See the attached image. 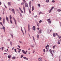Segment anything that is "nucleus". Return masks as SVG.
<instances>
[{"instance_id": "17", "label": "nucleus", "mask_w": 61, "mask_h": 61, "mask_svg": "<svg viewBox=\"0 0 61 61\" xmlns=\"http://www.w3.org/2000/svg\"><path fill=\"white\" fill-rule=\"evenodd\" d=\"M61 10L60 9H58L57 10V11L58 12H61Z\"/></svg>"}, {"instance_id": "5", "label": "nucleus", "mask_w": 61, "mask_h": 61, "mask_svg": "<svg viewBox=\"0 0 61 61\" xmlns=\"http://www.w3.org/2000/svg\"><path fill=\"white\" fill-rule=\"evenodd\" d=\"M3 24H5V18H3Z\"/></svg>"}, {"instance_id": "8", "label": "nucleus", "mask_w": 61, "mask_h": 61, "mask_svg": "<svg viewBox=\"0 0 61 61\" xmlns=\"http://www.w3.org/2000/svg\"><path fill=\"white\" fill-rule=\"evenodd\" d=\"M19 9H20V11H21V13H24V12L23 11H22V10H21V9L20 8H19Z\"/></svg>"}, {"instance_id": "2", "label": "nucleus", "mask_w": 61, "mask_h": 61, "mask_svg": "<svg viewBox=\"0 0 61 61\" xmlns=\"http://www.w3.org/2000/svg\"><path fill=\"white\" fill-rule=\"evenodd\" d=\"M55 34H56V35L58 37L59 39H60V38H61V36H60L58 35L57 33H56Z\"/></svg>"}, {"instance_id": "32", "label": "nucleus", "mask_w": 61, "mask_h": 61, "mask_svg": "<svg viewBox=\"0 0 61 61\" xmlns=\"http://www.w3.org/2000/svg\"><path fill=\"white\" fill-rule=\"evenodd\" d=\"M23 2H24L23 4H25V3H26V1H25V0L24 1H23Z\"/></svg>"}, {"instance_id": "25", "label": "nucleus", "mask_w": 61, "mask_h": 61, "mask_svg": "<svg viewBox=\"0 0 61 61\" xmlns=\"http://www.w3.org/2000/svg\"><path fill=\"white\" fill-rule=\"evenodd\" d=\"M46 2H47V3H49V0H46Z\"/></svg>"}, {"instance_id": "52", "label": "nucleus", "mask_w": 61, "mask_h": 61, "mask_svg": "<svg viewBox=\"0 0 61 61\" xmlns=\"http://www.w3.org/2000/svg\"><path fill=\"white\" fill-rule=\"evenodd\" d=\"M52 51L54 53H55V50H52Z\"/></svg>"}, {"instance_id": "6", "label": "nucleus", "mask_w": 61, "mask_h": 61, "mask_svg": "<svg viewBox=\"0 0 61 61\" xmlns=\"http://www.w3.org/2000/svg\"><path fill=\"white\" fill-rule=\"evenodd\" d=\"M32 28L33 29V30H34V31L36 30V27L35 26H33Z\"/></svg>"}, {"instance_id": "60", "label": "nucleus", "mask_w": 61, "mask_h": 61, "mask_svg": "<svg viewBox=\"0 0 61 61\" xmlns=\"http://www.w3.org/2000/svg\"><path fill=\"white\" fill-rule=\"evenodd\" d=\"M5 7V8H7V7H6V6H5V5H4Z\"/></svg>"}, {"instance_id": "30", "label": "nucleus", "mask_w": 61, "mask_h": 61, "mask_svg": "<svg viewBox=\"0 0 61 61\" xmlns=\"http://www.w3.org/2000/svg\"><path fill=\"white\" fill-rule=\"evenodd\" d=\"M4 47H1V49H2V51H3V49H4Z\"/></svg>"}, {"instance_id": "13", "label": "nucleus", "mask_w": 61, "mask_h": 61, "mask_svg": "<svg viewBox=\"0 0 61 61\" xmlns=\"http://www.w3.org/2000/svg\"><path fill=\"white\" fill-rule=\"evenodd\" d=\"M6 20L8 22V17H7L6 16Z\"/></svg>"}, {"instance_id": "49", "label": "nucleus", "mask_w": 61, "mask_h": 61, "mask_svg": "<svg viewBox=\"0 0 61 61\" xmlns=\"http://www.w3.org/2000/svg\"><path fill=\"white\" fill-rule=\"evenodd\" d=\"M11 36H12V38H13V35L12 34H11Z\"/></svg>"}, {"instance_id": "33", "label": "nucleus", "mask_w": 61, "mask_h": 61, "mask_svg": "<svg viewBox=\"0 0 61 61\" xmlns=\"http://www.w3.org/2000/svg\"><path fill=\"white\" fill-rule=\"evenodd\" d=\"M21 31H22V32L23 34V35H24V32H23V30H22V29H21Z\"/></svg>"}, {"instance_id": "14", "label": "nucleus", "mask_w": 61, "mask_h": 61, "mask_svg": "<svg viewBox=\"0 0 61 61\" xmlns=\"http://www.w3.org/2000/svg\"><path fill=\"white\" fill-rule=\"evenodd\" d=\"M8 5H11V3L10 2H8Z\"/></svg>"}, {"instance_id": "29", "label": "nucleus", "mask_w": 61, "mask_h": 61, "mask_svg": "<svg viewBox=\"0 0 61 61\" xmlns=\"http://www.w3.org/2000/svg\"><path fill=\"white\" fill-rule=\"evenodd\" d=\"M10 22L11 24H13V22L12 20H10Z\"/></svg>"}, {"instance_id": "44", "label": "nucleus", "mask_w": 61, "mask_h": 61, "mask_svg": "<svg viewBox=\"0 0 61 61\" xmlns=\"http://www.w3.org/2000/svg\"><path fill=\"white\" fill-rule=\"evenodd\" d=\"M0 25H2V26H3V24H2V22H0Z\"/></svg>"}, {"instance_id": "46", "label": "nucleus", "mask_w": 61, "mask_h": 61, "mask_svg": "<svg viewBox=\"0 0 61 61\" xmlns=\"http://www.w3.org/2000/svg\"><path fill=\"white\" fill-rule=\"evenodd\" d=\"M29 11L30 14H31V11H30V10H29Z\"/></svg>"}, {"instance_id": "10", "label": "nucleus", "mask_w": 61, "mask_h": 61, "mask_svg": "<svg viewBox=\"0 0 61 61\" xmlns=\"http://www.w3.org/2000/svg\"><path fill=\"white\" fill-rule=\"evenodd\" d=\"M13 19L14 20V21H15V24L16 25V21L15 20V18L14 17H13Z\"/></svg>"}, {"instance_id": "48", "label": "nucleus", "mask_w": 61, "mask_h": 61, "mask_svg": "<svg viewBox=\"0 0 61 61\" xmlns=\"http://www.w3.org/2000/svg\"><path fill=\"white\" fill-rule=\"evenodd\" d=\"M19 42L20 43H21V44H23V42L22 41H19Z\"/></svg>"}, {"instance_id": "9", "label": "nucleus", "mask_w": 61, "mask_h": 61, "mask_svg": "<svg viewBox=\"0 0 61 61\" xmlns=\"http://www.w3.org/2000/svg\"><path fill=\"white\" fill-rule=\"evenodd\" d=\"M23 58L24 59H25L26 60H28V58H26L25 57H23Z\"/></svg>"}, {"instance_id": "36", "label": "nucleus", "mask_w": 61, "mask_h": 61, "mask_svg": "<svg viewBox=\"0 0 61 61\" xmlns=\"http://www.w3.org/2000/svg\"><path fill=\"white\" fill-rule=\"evenodd\" d=\"M28 28H30V25L29 24H28Z\"/></svg>"}, {"instance_id": "19", "label": "nucleus", "mask_w": 61, "mask_h": 61, "mask_svg": "<svg viewBox=\"0 0 61 61\" xmlns=\"http://www.w3.org/2000/svg\"><path fill=\"white\" fill-rule=\"evenodd\" d=\"M11 56H8V57L9 58H11Z\"/></svg>"}, {"instance_id": "26", "label": "nucleus", "mask_w": 61, "mask_h": 61, "mask_svg": "<svg viewBox=\"0 0 61 61\" xmlns=\"http://www.w3.org/2000/svg\"><path fill=\"white\" fill-rule=\"evenodd\" d=\"M53 36L54 37H55L56 36V35H55V34L53 33Z\"/></svg>"}, {"instance_id": "40", "label": "nucleus", "mask_w": 61, "mask_h": 61, "mask_svg": "<svg viewBox=\"0 0 61 61\" xmlns=\"http://www.w3.org/2000/svg\"><path fill=\"white\" fill-rule=\"evenodd\" d=\"M38 6L40 7V4H38Z\"/></svg>"}, {"instance_id": "50", "label": "nucleus", "mask_w": 61, "mask_h": 61, "mask_svg": "<svg viewBox=\"0 0 61 61\" xmlns=\"http://www.w3.org/2000/svg\"><path fill=\"white\" fill-rule=\"evenodd\" d=\"M37 17V15H36L34 16V17L35 18H36V17Z\"/></svg>"}, {"instance_id": "23", "label": "nucleus", "mask_w": 61, "mask_h": 61, "mask_svg": "<svg viewBox=\"0 0 61 61\" xmlns=\"http://www.w3.org/2000/svg\"><path fill=\"white\" fill-rule=\"evenodd\" d=\"M56 45H54V46H53V49H55V47H56Z\"/></svg>"}, {"instance_id": "7", "label": "nucleus", "mask_w": 61, "mask_h": 61, "mask_svg": "<svg viewBox=\"0 0 61 61\" xmlns=\"http://www.w3.org/2000/svg\"><path fill=\"white\" fill-rule=\"evenodd\" d=\"M38 60L39 61H42V59L41 58H39L38 59Z\"/></svg>"}, {"instance_id": "15", "label": "nucleus", "mask_w": 61, "mask_h": 61, "mask_svg": "<svg viewBox=\"0 0 61 61\" xmlns=\"http://www.w3.org/2000/svg\"><path fill=\"white\" fill-rule=\"evenodd\" d=\"M34 10V6H32V11H33Z\"/></svg>"}, {"instance_id": "64", "label": "nucleus", "mask_w": 61, "mask_h": 61, "mask_svg": "<svg viewBox=\"0 0 61 61\" xmlns=\"http://www.w3.org/2000/svg\"><path fill=\"white\" fill-rule=\"evenodd\" d=\"M14 47H13L12 49V50H13V49H14Z\"/></svg>"}, {"instance_id": "34", "label": "nucleus", "mask_w": 61, "mask_h": 61, "mask_svg": "<svg viewBox=\"0 0 61 61\" xmlns=\"http://www.w3.org/2000/svg\"><path fill=\"white\" fill-rule=\"evenodd\" d=\"M28 30L29 32L30 31V28H28Z\"/></svg>"}, {"instance_id": "24", "label": "nucleus", "mask_w": 61, "mask_h": 61, "mask_svg": "<svg viewBox=\"0 0 61 61\" xmlns=\"http://www.w3.org/2000/svg\"><path fill=\"white\" fill-rule=\"evenodd\" d=\"M3 28L5 32V27L4 26H3Z\"/></svg>"}, {"instance_id": "56", "label": "nucleus", "mask_w": 61, "mask_h": 61, "mask_svg": "<svg viewBox=\"0 0 61 61\" xmlns=\"http://www.w3.org/2000/svg\"><path fill=\"white\" fill-rule=\"evenodd\" d=\"M52 30H51L50 31V32H52Z\"/></svg>"}, {"instance_id": "43", "label": "nucleus", "mask_w": 61, "mask_h": 61, "mask_svg": "<svg viewBox=\"0 0 61 61\" xmlns=\"http://www.w3.org/2000/svg\"><path fill=\"white\" fill-rule=\"evenodd\" d=\"M52 3H55V0H52Z\"/></svg>"}, {"instance_id": "47", "label": "nucleus", "mask_w": 61, "mask_h": 61, "mask_svg": "<svg viewBox=\"0 0 61 61\" xmlns=\"http://www.w3.org/2000/svg\"><path fill=\"white\" fill-rule=\"evenodd\" d=\"M14 50L15 51V52H16V53H17V51H16V49H14Z\"/></svg>"}, {"instance_id": "22", "label": "nucleus", "mask_w": 61, "mask_h": 61, "mask_svg": "<svg viewBox=\"0 0 61 61\" xmlns=\"http://www.w3.org/2000/svg\"><path fill=\"white\" fill-rule=\"evenodd\" d=\"M58 43L59 44H60V41H58Z\"/></svg>"}, {"instance_id": "42", "label": "nucleus", "mask_w": 61, "mask_h": 61, "mask_svg": "<svg viewBox=\"0 0 61 61\" xmlns=\"http://www.w3.org/2000/svg\"><path fill=\"white\" fill-rule=\"evenodd\" d=\"M23 56L24 55H21V58H22L23 57Z\"/></svg>"}, {"instance_id": "27", "label": "nucleus", "mask_w": 61, "mask_h": 61, "mask_svg": "<svg viewBox=\"0 0 61 61\" xmlns=\"http://www.w3.org/2000/svg\"><path fill=\"white\" fill-rule=\"evenodd\" d=\"M37 25L38 27H39V23H38V22H37Z\"/></svg>"}, {"instance_id": "4", "label": "nucleus", "mask_w": 61, "mask_h": 61, "mask_svg": "<svg viewBox=\"0 0 61 61\" xmlns=\"http://www.w3.org/2000/svg\"><path fill=\"white\" fill-rule=\"evenodd\" d=\"M22 52L24 54H27V53L24 50H22Z\"/></svg>"}, {"instance_id": "45", "label": "nucleus", "mask_w": 61, "mask_h": 61, "mask_svg": "<svg viewBox=\"0 0 61 61\" xmlns=\"http://www.w3.org/2000/svg\"><path fill=\"white\" fill-rule=\"evenodd\" d=\"M51 20V19H49L47 20V21H49V20Z\"/></svg>"}, {"instance_id": "55", "label": "nucleus", "mask_w": 61, "mask_h": 61, "mask_svg": "<svg viewBox=\"0 0 61 61\" xmlns=\"http://www.w3.org/2000/svg\"><path fill=\"white\" fill-rule=\"evenodd\" d=\"M2 20V18L1 17H0V21Z\"/></svg>"}, {"instance_id": "53", "label": "nucleus", "mask_w": 61, "mask_h": 61, "mask_svg": "<svg viewBox=\"0 0 61 61\" xmlns=\"http://www.w3.org/2000/svg\"><path fill=\"white\" fill-rule=\"evenodd\" d=\"M45 48H46V49H47V46H46L45 47Z\"/></svg>"}, {"instance_id": "35", "label": "nucleus", "mask_w": 61, "mask_h": 61, "mask_svg": "<svg viewBox=\"0 0 61 61\" xmlns=\"http://www.w3.org/2000/svg\"><path fill=\"white\" fill-rule=\"evenodd\" d=\"M54 7H53L51 8V9L52 10L53 9H54Z\"/></svg>"}, {"instance_id": "57", "label": "nucleus", "mask_w": 61, "mask_h": 61, "mask_svg": "<svg viewBox=\"0 0 61 61\" xmlns=\"http://www.w3.org/2000/svg\"><path fill=\"white\" fill-rule=\"evenodd\" d=\"M8 41H10V39H8Z\"/></svg>"}, {"instance_id": "31", "label": "nucleus", "mask_w": 61, "mask_h": 61, "mask_svg": "<svg viewBox=\"0 0 61 61\" xmlns=\"http://www.w3.org/2000/svg\"><path fill=\"white\" fill-rule=\"evenodd\" d=\"M15 56H13L12 57V59H15Z\"/></svg>"}, {"instance_id": "18", "label": "nucleus", "mask_w": 61, "mask_h": 61, "mask_svg": "<svg viewBox=\"0 0 61 61\" xmlns=\"http://www.w3.org/2000/svg\"><path fill=\"white\" fill-rule=\"evenodd\" d=\"M36 36L37 37V39H38L39 38V35L38 34Z\"/></svg>"}, {"instance_id": "12", "label": "nucleus", "mask_w": 61, "mask_h": 61, "mask_svg": "<svg viewBox=\"0 0 61 61\" xmlns=\"http://www.w3.org/2000/svg\"><path fill=\"white\" fill-rule=\"evenodd\" d=\"M42 32V30H40L39 31L38 33L39 34H40L41 33V32Z\"/></svg>"}, {"instance_id": "41", "label": "nucleus", "mask_w": 61, "mask_h": 61, "mask_svg": "<svg viewBox=\"0 0 61 61\" xmlns=\"http://www.w3.org/2000/svg\"><path fill=\"white\" fill-rule=\"evenodd\" d=\"M43 51H44V53H45V52H46V50H45V49H43Z\"/></svg>"}, {"instance_id": "16", "label": "nucleus", "mask_w": 61, "mask_h": 61, "mask_svg": "<svg viewBox=\"0 0 61 61\" xmlns=\"http://www.w3.org/2000/svg\"><path fill=\"white\" fill-rule=\"evenodd\" d=\"M10 20H11V19H12V16L11 15L10 16Z\"/></svg>"}, {"instance_id": "58", "label": "nucleus", "mask_w": 61, "mask_h": 61, "mask_svg": "<svg viewBox=\"0 0 61 61\" xmlns=\"http://www.w3.org/2000/svg\"><path fill=\"white\" fill-rule=\"evenodd\" d=\"M1 4H2V2H0V5H1Z\"/></svg>"}, {"instance_id": "39", "label": "nucleus", "mask_w": 61, "mask_h": 61, "mask_svg": "<svg viewBox=\"0 0 61 61\" xmlns=\"http://www.w3.org/2000/svg\"><path fill=\"white\" fill-rule=\"evenodd\" d=\"M42 14V13L41 12H40L39 14V15H40V14Z\"/></svg>"}, {"instance_id": "3", "label": "nucleus", "mask_w": 61, "mask_h": 61, "mask_svg": "<svg viewBox=\"0 0 61 61\" xmlns=\"http://www.w3.org/2000/svg\"><path fill=\"white\" fill-rule=\"evenodd\" d=\"M49 51L50 53L52 55V56H53V53H52V50L51 49H50L49 50Z\"/></svg>"}, {"instance_id": "62", "label": "nucleus", "mask_w": 61, "mask_h": 61, "mask_svg": "<svg viewBox=\"0 0 61 61\" xmlns=\"http://www.w3.org/2000/svg\"><path fill=\"white\" fill-rule=\"evenodd\" d=\"M19 51H21V50L20 49H19Z\"/></svg>"}, {"instance_id": "21", "label": "nucleus", "mask_w": 61, "mask_h": 61, "mask_svg": "<svg viewBox=\"0 0 61 61\" xmlns=\"http://www.w3.org/2000/svg\"><path fill=\"white\" fill-rule=\"evenodd\" d=\"M31 1H30L29 2V5H30V6L31 5Z\"/></svg>"}, {"instance_id": "28", "label": "nucleus", "mask_w": 61, "mask_h": 61, "mask_svg": "<svg viewBox=\"0 0 61 61\" xmlns=\"http://www.w3.org/2000/svg\"><path fill=\"white\" fill-rule=\"evenodd\" d=\"M51 11H52V10L51 9L50 10L49 12V13H51Z\"/></svg>"}, {"instance_id": "38", "label": "nucleus", "mask_w": 61, "mask_h": 61, "mask_svg": "<svg viewBox=\"0 0 61 61\" xmlns=\"http://www.w3.org/2000/svg\"><path fill=\"white\" fill-rule=\"evenodd\" d=\"M42 21L41 20H40L39 21V23H41V22H42Z\"/></svg>"}, {"instance_id": "11", "label": "nucleus", "mask_w": 61, "mask_h": 61, "mask_svg": "<svg viewBox=\"0 0 61 61\" xmlns=\"http://www.w3.org/2000/svg\"><path fill=\"white\" fill-rule=\"evenodd\" d=\"M12 11L13 13L14 14H15V10L14 9H12Z\"/></svg>"}, {"instance_id": "37", "label": "nucleus", "mask_w": 61, "mask_h": 61, "mask_svg": "<svg viewBox=\"0 0 61 61\" xmlns=\"http://www.w3.org/2000/svg\"><path fill=\"white\" fill-rule=\"evenodd\" d=\"M10 44L11 45V46L12 45V42L11 41L10 42Z\"/></svg>"}, {"instance_id": "20", "label": "nucleus", "mask_w": 61, "mask_h": 61, "mask_svg": "<svg viewBox=\"0 0 61 61\" xmlns=\"http://www.w3.org/2000/svg\"><path fill=\"white\" fill-rule=\"evenodd\" d=\"M48 23H49V24H51V23H52V22H51V20H49L48 21Z\"/></svg>"}, {"instance_id": "54", "label": "nucleus", "mask_w": 61, "mask_h": 61, "mask_svg": "<svg viewBox=\"0 0 61 61\" xmlns=\"http://www.w3.org/2000/svg\"><path fill=\"white\" fill-rule=\"evenodd\" d=\"M47 46V47H49V45H47V46Z\"/></svg>"}, {"instance_id": "63", "label": "nucleus", "mask_w": 61, "mask_h": 61, "mask_svg": "<svg viewBox=\"0 0 61 61\" xmlns=\"http://www.w3.org/2000/svg\"><path fill=\"white\" fill-rule=\"evenodd\" d=\"M18 47H19V48H20V47L19 46V45H18Z\"/></svg>"}, {"instance_id": "51", "label": "nucleus", "mask_w": 61, "mask_h": 61, "mask_svg": "<svg viewBox=\"0 0 61 61\" xmlns=\"http://www.w3.org/2000/svg\"><path fill=\"white\" fill-rule=\"evenodd\" d=\"M20 16H21V17L22 15V14H21V13H20Z\"/></svg>"}, {"instance_id": "59", "label": "nucleus", "mask_w": 61, "mask_h": 61, "mask_svg": "<svg viewBox=\"0 0 61 61\" xmlns=\"http://www.w3.org/2000/svg\"><path fill=\"white\" fill-rule=\"evenodd\" d=\"M34 46H32V45H31V47H34Z\"/></svg>"}, {"instance_id": "1", "label": "nucleus", "mask_w": 61, "mask_h": 61, "mask_svg": "<svg viewBox=\"0 0 61 61\" xmlns=\"http://www.w3.org/2000/svg\"><path fill=\"white\" fill-rule=\"evenodd\" d=\"M28 4L27 3H25V7L24 6V5H23V8L24 10V14H25V7H28Z\"/></svg>"}, {"instance_id": "61", "label": "nucleus", "mask_w": 61, "mask_h": 61, "mask_svg": "<svg viewBox=\"0 0 61 61\" xmlns=\"http://www.w3.org/2000/svg\"><path fill=\"white\" fill-rule=\"evenodd\" d=\"M39 29H40V28H39V27L37 28V29H38V30H39Z\"/></svg>"}]
</instances>
